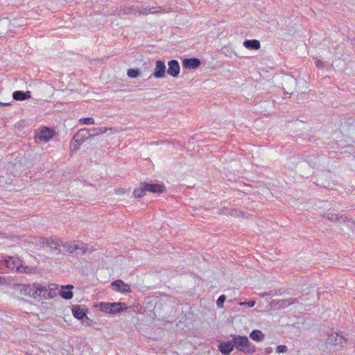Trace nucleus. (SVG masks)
I'll list each match as a JSON object with an SVG mask.
<instances>
[{
    "label": "nucleus",
    "mask_w": 355,
    "mask_h": 355,
    "mask_svg": "<svg viewBox=\"0 0 355 355\" xmlns=\"http://www.w3.org/2000/svg\"><path fill=\"white\" fill-rule=\"evenodd\" d=\"M234 347L239 352L248 355H252L256 352V347L252 345L245 336L232 335Z\"/></svg>",
    "instance_id": "f257e3e1"
},
{
    "label": "nucleus",
    "mask_w": 355,
    "mask_h": 355,
    "mask_svg": "<svg viewBox=\"0 0 355 355\" xmlns=\"http://www.w3.org/2000/svg\"><path fill=\"white\" fill-rule=\"evenodd\" d=\"M62 246L69 253L77 255L85 254L87 250L86 245L80 241L66 242Z\"/></svg>",
    "instance_id": "f03ea898"
},
{
    "label": "nucleus",
    "mask_w": 355,
    "mask_h": 355,
    "mask_svg": "<svg viewBox=\"0 0 355 355\" xmlns=\"http://www.w3.org/2000/svg\"><path fill=\"white\" fill-rule=\"evenodd\" d=\"M327 338L331 346L335 347V352L341 349L347 342V339L337 332L327 334Z\"/></svg>",
    "instance_id": "7ed1b4c3"
},
{
    "label": "nucleus",
    "mask_w": 355,
    "mask_h": 355,
    "mask_svg": "<svg viewBox=\"0 0 355 355\" xmlns=\"http://www.w3.org/2000/svg\"><path fill=\"white\" fill-rule=\"evenodd\" d=\"M316 347L322 355H331L335 352V347L331 346L327 338L320 340Z\"/></svg>",
    "instance_id": "20e7f679"
},
{
    "label": "nucleus",
    "mask_w": 355,
    "mask_h": 355,
    "mask_svg": "<svg viewBox=\"0 0 355 355\" xmlns=\"http://www.w3.org/2000/svg\"><path fill=\"white\" fill-rule=\"evenodd\" d=\"M87 309L81 305H75L72 308L73 315L78 320L83 321L85 320L87 321V324L89 325V322L91 320L87 316Z\"/></svg>",
    "instance_id": "39448f33"
},
{
    "label": "nucleus",
    "mask_w": 355,
    "mask_h": 355,
    "mask_svg": "<svg viewBox=\"0 0 355 355\" xmlns=\"http://www.w3.org/2000/svg\"><path fill=\"white\" fill-rule=\"evenodd\" d=\"M299 301L297 298H288L286 300H272L270 303V306L271 307H275V309H284L287 307L288 305L293 304L295 303H298Z\"/></svg>",
    "instance_id": "423d86ee"
},
{
    "label": "nucleus",
    "mask_w": 355,
    "mask_h": 355,
    "mask_svg": "<svg viewBox=\"0 0 355 355\" xmlns=\"http://www.w3.org/2000/svg\"><path fill=\"white\" fill-rule=\"evenodd\" d=\"M54 132L52 129L44 127L35 135V139L44 142L49 141L53 136Z\"/></svg>",
    "instance_id": "0eeeda50"
},
{
    "label": "nucleus",
    "mask_w": 355,
    "mask_h": 355,
    "mask_svg": "<svg viewBox=\"0 0 355 355\" xmlns=\"http://www.w3.org/2000/svg\"><path fill=\"white\" fill-rule=\"evenodd\" d=\"M111 286L114 288L116 291L121 292L122 293H129L131 292V288L130 286L125 284L121 279H117L112 282Z\"/></svg>",
    "instance_id": "6e6552de"
},
{
    "label": "nucleus",
    "mask_w": 355,
    "mask_h": 355,
    "mask_svg": "<svg viewBox=\"0 0 355 355\" xmlns=\"http://www.w3.org/2000/svg\"><path fill=\"white\" fill-rule=\"evenodd\" d=\"M200 64V60L197 58H185L182 61V67L187 69H196Z\"/></svg>",
    "instance_id": "1a4fd4ad"
},
{
    "label": "nucleus",
    "mask_w": 355,
    "mask_h": 355,
    "mask_svg": "<svg viewBox=\"0 0 355 355\" xmlns=\"http://www.w3.org/2000/svg\"><path fill=\"white\" fill-rule=\"evenodd\" d=\"M166 65L165 63L160 60L156 61L155 69L153 73V76L157 78H162L165 76L166 73Z\"/></svg>",
    "instance_id": "9d476101"
},
{
    "label": "nucleus",
    "mask_w": 355,
    "mask_h": 355,
    "mask_svg": "<svg viewBox=\"0 0 355 355\" xmlns=\"http://www.w3.org/2000/svg\"><path fill=\"white\" fill-rule=\"evenodd\" d=\"M143 187H144V189H146V191H150L153 193H161L165 189V187L163 184L148 183L145 182H143Z\"/></svg>",
    "instance_id": "9b49d317"
},
{
    "label": "nucleus",
    "mask_w": 355,
    "mask_h": 355,
    "mask_svg": "<svg viewBox=\"0 0 355 355\" xmlns=\"http://www.w3.org/2000/svg\"><path fill=\"white\" fill-rule=\"evenodd\" d=\"M34 286L37 289V297H42L43 299H50L53 297L54 294L51 293L50 291L46 288V286H42L39 284H34Z\"/></svg>",
    "instance_id": "f8f14e48"
},
{
    "label": "nucleus",
    "mask_w": 355,
    "mask_h": 355,
    "mask_svg": "<svg viewBox=\"0 0 355 355\" xmlns=\"http://www.w3.org/2000/svg\"><path fill=\"white\" fill-rule=\"evenodd\" d=\"M89 139V133L87 128H83L76 132L73 135V141L75 143L80 144Z\"/></svg>",
    "instance_id": "ddd939ff"
},
{
    "label": "nucleus",
    "mask_w": 355,
    "mask_h": 355,
    "mask_svg": "<svg viewBox=\"0 0 355 355\" xmlns=\"http://www.w3.org/2000/svg\"><path fill=\"white\" fill-rule=\"evenodd\" d=\"M168 69L167 70L168 74L173 77H178L180 73V64L176 60H171L168 62Z\"/></svg>",
    "instance_id": "4468645a"
},
{
    "label": "nucleus",
    "mask_w": 355,
    "mask_h": 355,
    "mask_svg": "<svg viewBox=\"0 0 355 355\" xmlns=\"http://www.w3.org/2000/svg\"><path fill=\"white\" fill-rule=\"evenodd\" d=\"M233 339L227 342H223L218 345L219 351L224 355H229L234 349Z\"/></svg>",
    "instance_id": "2eb2a0df"
},
{
    "label": "nucleus",
    "mask_w": 355,
    "mask_h": 355,
    "mask_svg": "<svg viewBox=\"0 0 355 355\" xmlns=\"http://www.w3.org/2000/svg\"><path fill=\"white\" fill-rule=\"evenodd\" d=\"M31 98V92L30 91L17 90L12 93V98L15 101H25Z\"/></svg>",
    "instance_id": "dca6fc26"
},
{
    "label": "nucleus",
    "mask_w": 355,
    "mask_h": 355,
    "mask_svg": "<svg viewBox=\"0 0 355 355\" xmlns=\"http://www.w3.org/2000/svg\"><path fill=\"white\" fill-rule=\"evenodd\" d=\"M13 288L21 295L25 296H27V294H30V291H31V285L29 284H13Z\"/></svg>",
    "instance_id": "f3484780"
},
{
    "label": "nucleus",
    "mask_w": 355,
    "mask_h": 355,
    "mask_svg": "<svg viewBox=\"0 0 355 355\" xmlns=\"http://www.w3.org/2000/svg\"><path fill=\"white\" fill-rule=\"evenodd\" d=\"M73 286L71 284H68L66 286H62V290L60 291V295L65 300H70L73 297L72 288Z\"/></svg>",
    "instance_id": "a211bd4d"
},
{
    "label": "nucleus",
    "mask_w": 355,
    "mask_h": 355,
    "mask_svg": "<svg viewBox=\"0 0 355 355\" xmlns=\"http://www.w3.org/2000/svg\"><path fill=\"white\" fill-rule=\"evenodd\" d=\"M110 311H112V314H115L126 310L128 306L125 303L112 302L110 303Z\"/></svg>",
    "instance_id": "6ab92c4d"
},
{
    "label": "nucleus",
    "mask_w": 355,
    "mask_h": 355,
    "mask_svg": "<svg viewBox=\"0 0 355 355\" xmlns=\"http://www.w3.org/2000/svg\"><path fill=\"white\" fill-rule=\"evenodd\" d=\"M243 46L248 49L257 50L260 49L261 44L257 40H246L243 42Z\"/></svg>",
    "instance_id": "aec40b11"
},
{
    "label": "nucleus",
    "mask_w": 355,
    "mask_h": 355,
    "mask_svg": "<svg viewBox=\"0 0 355 355\" xmlns=\"http://www.w3.org/2000/svg\"><path fill=\"white\" fill-rule=\"evenodd\" d=\"M264 334L263 332L258 329H254L250 334V338L254 341L260 342L264 339Z\"/></svg>",
    "instance_id": "412c9836"
},
{
    "label": "nucleus",
    "mask_w": 355,
    "mask_h": 355,
    "mask_svg": "<svg viewBox=\"0 0 355 355\" xmlns=\"http://www.w3.org/2000/svg\"><path fill=\"white\" fill-rule=\"evenodd\" d=\"M7 266L11 269H16L19 268L21 261L19 259H14L13 257H8V259L6 261Z\"/></svg>",
    "instance_id": "4be33fe9"
},
{
    "label": "nucleus",
    "mask_w": 355,
    "mask_h": 355,
    "mask_svg": "<svg viewBox=\"0 0 355 355\" xmlns=\"http://www.w3.org/2000/svg\"><path fill=\"white\" fill-rule=\"evenodd\" d=\"M146 192V189H144V187H143V182L140 183L139 187L135 189L134 191V196L137 198H142Z\"/></svg>",
    "instance_id": "5701e85b"
},
{
    "label": "nucleus",
    "mask_w": 355,
    "mask_h": 355,
    "mask_svg": "<svg viewBox=\"0 0 355 355\" xmlns=\"http://www.w3.org/2000/svg\"><path fill=\"white\" fill-rule=\"evenodd\" d=\"M96 307H98L100 311L104 312V313H111L112 314V311H110V303L109 302H100L98 303L97 305H96Z\"/></svg>",
    "instance_id": "b1692460"
},
{
    "label": "nucleus",
    "mask_w": 355,
    "mask_h": 355,
    "mask_svg": "<svg viewBox=\"0 0 355 355\" xmlns=\"http://www.w3.org/2000/svg\"><path fill=\"white\" fill-rule=\"evenodd\" d=\"M46 245L53 249H58L60 246L59 241L56 239H46Z\"/></svg>",
    "instance_id": "393cba45"
},
{
    "label": "nucleus",
    "mask_w": 355,
    "mask_h": 355,
    "mask_svg": "<svg viewBox=\"0 0 355 355\" xmlns=\"http://www.w3.org/2000/svg\"><path fill=\"white\" fill-rule=\"evenodd\" d=\"M322 216L327 220L333 222L339 221V215L333 213H324Z\"/></svg>",
    "instance_id": "a878e982"
},
{
    "label": "nucleus",
    "mask_w": 355,
    "mask_h": 355,
    "mask_svg": "<svg viewBox=\"0 0 355 355\" xmlns=\"http://www.w3.org/2000/svg\"><path fill=\"white\" fill-rule=\"evenodd\" d=\"M34 240L35 241H33V243H34L35 245L36 246L44 247V245H46V238L40 236L35 238Z\"/></svg>",
    "instance_id": "bb28decb"
},
{
    "label": "nucleus",
    "mask_w": 355,
    "mask_h": 355,
    "mask_svg": "<svg viewBox=\"0 0 355 355\" xmlns=\"http://www.w3.org/2000/svg\"><path fill=\"white\" fill-rule=\"evenodd\" d=\"M141 74L139 69H129L127 71V75L130 78H135Z\"/></svg>",
    "instance_id": "cd10ccee"
},
{
    "label": "nucleus",
    "mask_w": 355,
    "mask_h": 355,
    "mask_svg": "<svg viewBox=\"0 0 355 355\" xmlns=\"http://www.w3.org/2000/svg\"><path fill=\"white\" fill-rule=\"evenodd\" d=\"M342 220L343 222H347V221H351L352 222V225H349V227L352 230L354 231V227H355V221L349 218L347 216L345 215H339V221Z\"/></svg>",
    "instance_id": "c85d7f7f"
},
{
    "label": "nucleus",
    "mask_w": 355,
    "mask_h": 355,
    "mask_svg": "<svg viewBox=\"0 0 355 355\" xmlns=\"http://www.w3.org/2000/svg\"><path fill=\"white\" fill-rule=\"evenodd\" d=\"M79 122L82 124L91 125L94 124V119L92 117L82 118L79 120Z\"/></svg>",
    "instance_id": "c756f323"
},
{
    "label": "nucleus",
    "mask_w": 355,
    "mask_h": 355,
    "mask_svg": "<svg viewBox=\"0 0 355 355\" xmlns=\"http://www.w3.org/2000/svg\"><path fill=\"white\" fill-rule=\"evenodd\" d=\"M31 268L27 266H23L22 263H21L17 271L24 273H29L31 271Z\"/></svg>",
    "instance_id": "7c9ffc66"
},
{
    "label": "nucleus",
    "mask_w": 355,
    "mask_h": 355,
    "mask_svg": "<svg viewBox=\"0 0 355 355\" xmlns=\"http://www.w3.org/2000/svg\"><path fill=\"white\" fill-rule=\"evenodd\" d=\"M225 300H226V296L225 295H221L220 296H219V297L218 298V300L216 301L217 307L220 308V309L223 308V304H224Z\"/></svg>",
    "instance_id": "2f4dec72"
},
{
    "label": "nucleus",
    "mask_w": 355,
    "mask_h": 355,
    "mask_svg": "<svg viewBox=\"0 0 355 355\" xmlns=\"http://www.w3.org/2000/svg\"><path fill=\"white\" fill-rule=\"evenodd\" d=\"M30 296L33 299H37V289L33 285H31V291H30V294H27V296Z\"/></svg>",
    "instance_id": "473e14b6"
},
{
    "label": "nucleus",
    "mask_w": 355,
    "mask_h": 355,
    "mask_svg": "<svg viewBox=\"0 0 355 355\" xmlns=\"http://www.w3.org/2000/svg\"><path fill=\"white\" fill-rule=\"evenodd\" d=\"M229 214L232 216H240L243 215V212L238 209H231L229 211Z\"/></svg>",
    "instance_id": "72a5a7b5"
},
{
    "label": "nucleus",
    "mask_w": 355,
    "mask_h": 355,
    "mask_svg": "<svg viewBox=\"0 0 355 355\" xmlns=\"http://www.w3.org/2000/svg\"><path fill=\"white\" fill-rule=\"evenodd\" d=\"M89 133V138L94 137L98 135V132L97 128H87Z\"/></svg>",
    "instance_id": "f704fd0d"
},
{
    "label": "nucleus",
    "mask_w": 355,
    "mask_h": 355,
    "mask_svg": "<svg viewBox=\"0 0 355 355\" xmlns=\"http://www.w3.org/2000/svg\"><path fill=\"white\" fill-rule=\"evenodd\" d=\"M163 10L162 9L161 7H149L148 8V11H149V13H152V14H155V13H159L162 11Z\"/></svg>",
    "instance_id": "c9c22d12"
},
{
    "label": "nucleus",
    "mask_w": 355,
    "mask_h": 355,
    "mask_svg": "<svg viewBox=\"0 0 355 355\" xmlns=\"http://www.w3.org/2000/svg\"><path fill=\"white\" fill-rule=\"evenodd\" d=\"M287 347L286 345H278L276 348L277 353H285L287 351Z\"/></svg>",
    "instance_id": "e433bc0d"
},
{
    "label": "nucleus",
    "mask_w": 355,
    "mask_h": 355,
    "mask_svg": "<svg viewBox=\"0 0 355 355\" xmlns=\"http://www.w3.org/2000/svg\"><path fill=\"white\" fill-rule=\"evenodd\" d=\"M97 129H98V135H101V134L105 133L109 130H112V128H107L105 127H101V128H97Z\"/></svg>",
    "instance_id": "4c0bfd02"
},
{
    "label": "nucleus",
    "mask_w": 355,
    "mask_h": 355,
    "mask_svg": "<svg viewBox=\"0 0 355 355\" xmlns=\"http://www.w3.org/2000/svg\"><path fill=\"white\" fill-rule=\"evenodd\" d=\"M148 8H149V7H146V8L141 9V10L139 11V14L144 15H147L150 14L149 11H148Z\"/></svg>",
    "instance_id": "58836bf2"
},
{
    "label": "nucleus",
    "mask_w": 355,
    "mask_h": 355,
    "mask_svg": "<svg viewBox=\"0 0 355 355\" xmlns=\"http://www.w3.org/2000/svg\"><path fill=\"white\" fill-rule=\"evenodd\" d=\"M255 301L254 300H250L248 302H246V305L248 307H253L255 305Z\"/></svg>",
    "instance_id": "ea45409f"
},
{
    "label": "nucleus",
    "mask_w": 355,
    "mask_h": 355,
    "mask_svg": "<svg viewBox=\"0 0 355 355\" xmlns=\"http://www.w3.org/2000/svg\"><path fill=\"white\" fill-rule=\"evenodd\" d=\"M315 65L318 68H322L323 66V62L321 60H318L315 61Z\"/></svg>",
    "instance_id": "a19ab883"
},
{
    "label": "nucleus",
    "mask_w": 355,
    "mask_h": 355,
    "mask_svg": "<svg viewBox=\"0 0 355 355\" xmlns=\"http://www.w3.org/2000/svg\"><path fill=\"white\" fill-rule=\"evenodd\" d=\"M265 352L267 354H270V353L272 352V348L270 347H268L265 349Z\"/></svg>",
    "instance_id": "79ce46f5"
},
{
    "label": "nucleus",
    "mask_w": 355,
    "mask_h": 355,
    "mask_svg": "<svg viewBox=\"0 0 355 355\" xmlns=\"http://www.w3.org/2000/svg\"><path fill=\"white\" fill-rule=\"evenodd\" d=\"M10 105V103H1V102H0V105H1V106H8V105Z\"/></svg>",
    "instance_id": "37998d69"
},
{
    "label": "nucleus",
    "mask_w": 355,
    "mask_h": 355,
    "mask_svg": "<svg viewBox=\"0 0 355 355\" xmlns=\"http://www.w3.org/2000/svg\"><path fill=\"white\" fill-rule=\"evenodd\" d=\"M259 295L261 296L262 297H263L266 295H268V292H264V293H260Z\"/></svg>",
    "instance_id": "c03bdc74"
},
{
    "label": "nucleus",
    "mask_w": 355,
    "mask_h": 355,
    "mask_svg": "<svg viewBox=\"0 0 355 355\" xmlns=\"http://www.w3.org/2000/svg\"><path fill=\"white\" fill-rule=\"evenodd\" d=\"M268 295H273L272 291L268 292Z\"/></svg>",
    "instance_id": "a18cd8bd"
},
{
    "label": "nucleus",
    "mask_w": 355,
    "mask_h": 355,
    "mask_svg": "<svg viewBox=\"0 0 355 355\" xmlns=\"http://www.w3.org/2000/svg\"><path fill=\"white\" fill-rule=\"evenodd\" d=\"M240 305H246V302H240L239 303Z\"/></svg>",
    "instance_id": "49530a36"
},
{
    "label": "nucleus",
    "mask_w": 355,
    "mask_h": 355,
    "mask_svg": "<svg viewBox=\"0 0 355 355\" xmlns=\"http://www.w3.org/2000/svg\"><path fill=\"white\" fill-rule=\"evenodd\" d=\"M78 147L76 145H75V146H74V150H76V149H78Z\"/></svg>",
    "instance_id": "de8ad7c7"
}]
</instances>
